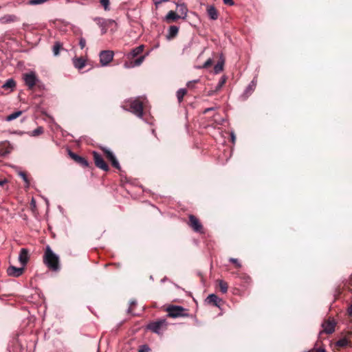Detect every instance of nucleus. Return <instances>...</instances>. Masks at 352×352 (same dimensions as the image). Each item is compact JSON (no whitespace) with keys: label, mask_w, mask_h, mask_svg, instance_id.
<instances>
[{"label":"nucleus","mask_w":352,"mask_h":352,"mask_svg":"<svg viewBox=\"0 0 352 352\" xmlns=\"http://www.w3.org/2000/svg\"><path fill=\"white\" fill-rule=\"evenodd\" d=\"M43 263L53 271L59 270V258L53 252L50 246H47L43 255Z\"/></svg>","instance_id":"f257e3e1"},{"label":"nucleus","mask_w":352,"mask_h":352,"mask_svg":"<svg viewBox=\"0 0 352 352\" xmlns=\"http://www.w3.org/2000/svg\"><path fill=\"white\" fill-rule=\"evenodd\" d=\"M144 45H140L130 52L128 56V58L131 60L129 64L126 63L124 64L126 67H131L135 66H139L142 64L144 59V56L141 55L144 50Z\"/></svg>","instance_id":"f03ea898"},{"label":"nucleus","mask_w":352,"mask_h":352,"mask_svg":"<svg viewBox=\"0 0 352 352\" xmlns=\"http://www.w3.org/2000/svg\"><path fill=\"white\" fill-rule=\"evenodd\" d=\"M123 108L139 118H142L143 116V103L140 98L128 100L123 105Z\"/></svg>","instance_id":"7ed1b4c3"},{"label":"nucleus","mask_w":352,"mask_h":352,"mask_svg":"<svg viewBox=\"0 0 352 352\" xmlns=\"http://www.w3.org/2000/svg\"><path fill=\"white\" fill-rule=\"evenodd\" d=\"M168 316L170 318H177L180 316H188V310L181 306L170 305L166 309Z\"/></svg>","instance_id":"20e7f679"},{"label":"nucleus","mask_w":352,"mask_h":352,"mask_svg":"<svg viewBox=\"0 0 352 352\" xmlns=\"http://www.w3.org/2000/svg\"><path fill=\"white\" fill-rule=\"evenodd\" d=\"M166 325L167 322L165 319H160L157 321L149 323L147 326V329L159 334L162 329L166 328Z\"/></svg>","instance_id":"39448f33"},{"label":"nucleus","mask_w":352,"mask_h":352,"mask_svg":"<svg viewBox=\"0 0 352 352\" xmlns=\"http://www.w3.org/2000/svg\"><path fill=\"white\" fill-rule=\"evenodd\" d=\"M92 155L94 164L96 167L104 171H108L109 170L108 164L105 162L101 155L96 151H93Z\"/></svg>","instance_id":"423d86ee"},{"label":"nucleus","mask_w":352,"mask_h":352,"mask_svg":"<svg viewBox=\"0 0 352 352\" xmlns=\"http://www.w3.org/2000/svg\"><path fill=\"white\" fill-rule=\"evenodd\" d=\"M188 225L196 232L203 233L204 228L199 220L193 214L188 217Z\"/></svg>","instance_id":"0eeeda50"},{"label":"nucleus","mask_w":352,"mask_h":352,"mask_svg":"<svg viewBox=\"0 0 352 352\" xmlns=\"http://www.w3.org/2000/svg\"><path fill=\"white\" fill-rule=\"evenodd\" d=\"M336 347L343 348V347H351L352 346V332L349 331L346 333V335L340 338L339 340L336 342Z\"/></svg>","instance_id":"6e6552de"},{"label":"nucleus","mask_w":352,"mask_h":352,"mask_svg":"<svg viewBox=\"0 0 352 352\" xmlns=\"http://www.w3.org/2000/svg\"><path fill=\"white\" fill-rule=\"evenodd\" d=\"M101 150L102 151L103 153L104 154L106 158L111 163L112 166L116 169L120 170V165L118 161L117 160L116 157L113 155V153L105 147H102Z\"/></svg>","instance_id":"1a4fd4ad"},{"label":"nucleus","mask_w":352,"mask_h":352,"mask_svg":"<svg viewBox=\"0 0 352 352\" xmlns=\"http://www.w3.org/2000/svg\"><path fill=\"white\" fill-rule=\"evenodd\" d=\"M69 157L76 163L78 164V165H80V166L85 168V167H89V162L87 160V159L85 157H83L82 156H80L78 155H77L76 153L71 151L70 150H69V153H68Z\"/></svg>","instance_id":"9d476101"},{"label":"nucleus","mask_w":352,"mask_h":352,"mask_svg":"<svg viewBox=\"0 0 352 352\" xmlns=\"http://www.w3.org/2000/svg\"><path fill=\"white\" fill-rule=\"evenodd\" d=\"M113 58V52L110 50H104L100 53V62L102 65H107Z\"/></svg>","instance_id":"9b49d317"},{"label":"nucleus","mask_w":352,"mask_h":352,"mask_svg":"<svg viewBox=\"0 0 352 352\" xmlns=\"http://www.w3.org/2000/svg\"><path fill=\"white\" fill-rule=\"evenodd\" d=\"M24 80H25L26 85L30 89H32L35 86L38 79H37L35 74L33 72H31L29 74H25L24 75Z\"/></svg>","instance_id":"f8f14e48"},{"label":"nucleus","mask_w":352,"mask_h":352,"mask_svg":"<svg viewBox=\"0 0 352 352\" xmlns=\"http://www.w3.org/2000/svg\"><path fill=\"white\" fill-rule=\"evenodd\" d=\"M13 149L12 146L8 141L2 142L0 143V155L6 156L10 154Z\"/></svg>","instance_id":"ddd939ff"},{"label":"nucleus","mask_w":352,"mask_h":352,"mask_svg":"<svg viewBox=\"0 0 352 352\" xmlns=\"http://www.w3.org/2000/svg\"><path fill=\"white\" fill-rule=\"evenodd\" d=\"M323 332L330 334L335 331L336 322L334 320H325L322 324Z\"/></svg>","instance_id":"4468645a"},{"label":"nucleus","mask_w":352,"mask_h":352,"mask_svg":"<svg viewBox=\"0 0 352 352\" xmlns=\"http://www.w3.org/2000/svg\"><path fill=\"white\" fill-rule=\"evenodd\" d=\"M206 302L209 305H212L217 307H220L223 303L222 299H221L217 295L213 294H210L207 297V298L206 299Z\"/></svg>","instance_id":"2eb2a0df"},{"label":"nucleus","mask_w":352,"mask_h":352,"mask_svg":"<svg viewBox=\"0 0 352 352\" xmlns=\"http://www.w3.org/2000/svg\"><path fill=\"white\" fill-rule=\"evenodd\" d=\"M7 272L10 276H12L14 277H19L23 273L24 268L10 266L8 268Z\"/></svg>","instance_id":"dca6fc26"},{"label":"nucleus","mask_w":352,"mask_h":352,"mask_svg":"<svg viewBox=\"0 0 352 352\" xmlns=\"http://www.w3.org/2000/svg\"><path fill=\"white\" fill-rule=\"evenodd\" d=\"M19 260L22 265H25L29 260V252L25 248H22L19 253Z\"/></svg>","instance_id":"f3484780"},{"label":"nucleus","mask_w":352,"mask_h":352,"mask_svg":"<svg viewBox=\"0 0 352 352\" xmlns=\"http://www.w3.org/2000/svg\"><path fill=\"white\" fill-rule=\"evenodd\" d=\"M177 13L182 16L181 19H186L188 13V8L184 3H177L176 8Z\"/></svg>","instance_id":"a211bd4d"},{"label":"nucleus","mask_w":352,"mask_h":352,"mask_svg":"<svg viewBox=\"0 0 352 352\" xmlns=\"http://www.w3.org/2000/svg\"><path fill=\"white\" fill-rule=\"evenodd\" d=\"M181 16H182L179 15V14H177V12L170 10L166 14L165 17V21L167 23H173L174 21H176L178 19H181Z\"/></svg>","instance_id":"6ab92c4d"},{"label":"nucleus","mask_w":352,"mask_h":352,"mask_svg":"<svg viewBox=\"0 0 352 352\" xmlns=\"http://www.w3.org/2000/svg\"><path fill=\"white\" fill-rule=\"evenodd\" d=\"M94 21L99 25L100 28H103L104 26H109V25L114 23L113 20L111 19H104L100 17H96L94 19Z\"/></svg>","instance_id":"aec40b11"},{"label":"nucleus","mask_w":352,"mask_h":352,"mask_svg":"<svg viewBox=\"0 0 352 352\" xmlns=\"http://www.w3.org/2000/svg\"><path fill=\"white\" fill-rule=\"evenodd\" d=\"M85 59L83 57H75L73 59V64L78 69H82L85 66Z\"/></svg>","instance_id":"412c9836"},{"label":"nucleus","mask_w":352,"mask_h":352,"mask_svg":"<svg viewBox=\"0 0 352 352\" xmlns=\"http://www.w3.org/2000/svg\"><path fill=\"white\" fill-rule=\"evenodd\" d=\"M17 17L14 14H7L0 18V23L2 24L14 22Z\"/></svg>","instance_id":"4be33fe9"},{"label":"nucleus","mask_w":352,"mask_h":352,"mask_svg":"<svg viewBox=\"0 0 352 352\" xmlns=\"http://www.w3.org/2000/svg\"><path fill=\"white\" fill-rule=\"evenodd\" d=\"M207 13L208 16L212 19L216 20L218 18V12L213 6H207Z\"/></svg>","instance_id":"5701e85b"},{"label":"nucleus","mask_w":352,"mask_h":352,"mask_svg":"<svg viewBox=\"0 0 352 352\" xmlns=\"http://www.w3.org/2000/svg\"><path fill=\"white\" fill-rule=\"evenodd\" d=\"M179 32V28L176 25H171L169 28L168 34L166 36L167 39L171 40L176 37Z\"/></svg>","instance_id":"b1692460"},{"label":"nucleus","mask_w":352,"mask_h":352,"mask_svg":"<svg viewBox=\"0 0 352 352\" xmlns=\"http://www.w3.org/2000/svg\"><path fill=\"white\" fill-rule=\"evenodd\" d=\"M216 283H217V285L221 293L226 294L228 292V284L227 282L221 279H218L216 280Z\"/></svg>","instance_id":"393cba45"},{"label":"nucleus","mask_w":352,"mask_h":352,"mask_svg":"<svg viewBox=\"0 0 352 352\" xmlns=\"http://www.w3.org/2000/svg\"><path fill=\"white\" fill-rule=\"evenodd\" d=\"M60 50H63V44L60 41H56L52 48L54 55H59Z\"/></svg>","instance_id":"a878e982"},{"label":"nucleus","mask_w":352,"mask_h":352,"mask_svg":"<svg viewBox=\"0 0 352 352\" xmlns=\"http://www.w3.org/2000/svg\"><path fill=\"white\" fill-rule=\"evenodd\" d=\"M16 87V82L12 79H8L2 86L4 89H13Z\"/></svg>","instance_id":"bb28decb"},{"label":"nucleus","mask_w":352,"mask_h":352,"mask_svg":"<svg viewBox=\"0 0 352 352\" xmlns=\"http://www.w3.org/2000/svg\"><path fill=\"white\" fill-rule=\"evenodd\" d=\"M23 113V111H15L11 114H10L9 116H8L6 118V120L8 121V122H10L14 119H16L17 118H19V116H21Z\"/></svg>","instance_id":"cd10ccee"},{"label":"nucleus","mask_w":352,"mask_h":352,"mask_svg":"<svg viewBox=\"0 0 352 352\" xmlns=\"http://www.w3.org/2000/svg\"><path fill=\"white\" fill-rule=\"evenodd\" d=\"M186 93L187 91L186 89H180L177 91V98L179 103L183 100V98Z\"/></svg>","instance_id":"c85d7f7f"},{"label":"nucleus","mask_w":352,"mask_h":352,"mask_svg":"<svg viewBox=\"0 0 352 352\" xmlns=\"http://www.w3.org/2000/svg\"><path fill=\"white\" fill-rule=\"evenodd\" d=\"M226 80H227V78L226 76H222L217 85V86L216 87V89H215V91H218L219 90H220L221 89V87L225 85V83L226 82Z\"/></svg>","instance_id":"c756f323"},{"label":"nucleus","mask_w":352,"mask_h":352,"mask_svg":"<svg viewBox=\"0 0 352 352\" xmlns=\"http://www.w3.org/2000/svg\"><path fill=\"white\" fill-rule=\"evenodd\" d=\"M223 69V63L218 62L214 67V71L215 74H219Z\"/></svg>","instance_id":"7c9ffc66"},{"label":"nucleus","mask_w":352,"mask_h":352,"mask_svg":"<svg viewBox=\"0 0 352 352\" xmlns=\"http://www.w3.org/2000/svg\"><path fill=\"white\" fill-rule=\"evenodd\" d=\"M100 3L104 8V10L109 11L110 10V1L109 0H100Z\"/></svg>","instance_id":"2f4dec72"},{"label":"nucleus","mask_w":352,"mask_h":352,"mask_svg":"<svg viewBox=\"0 0 352 352\" xmlns=\"http://www.w3.org/2000/svg\"><path fill=\"white\" fill-rule=\"evenodd\" d=\"M19 176L23 179L26 184V187H28L30 186V181L28 179V175L25 172H20L19 173Z\"/></svg>","instance_id":"473e14b6"},{"label":"nucleus","mask_w":352,"mask_h":352,"mask_svg":"<svg viewBox=\"0 0 352 352\" xmlns=\"http://www.w3.org/2000/svg\"><path fill=\"white\" fill-rule=\"evenodd\" d=\"M48 0H30L29 2H28V4L30 5H38V4H41V3H43L46 1H47Z\"/></svg>","instance_id":"72a5a7b5"},{"label":"nucleus","mask_w":352,"mask_h":352,"mask_svg":"<svg viewBox=\"0 0 352 352\" xmlns=\"http://www.w3.org/2000/svg\"><path fill=\"white\" fill-rule=\"evenodd\" d=\"M230 261L233 263L236 268H240L241 267V264L237 258H230Z\"/></svg>","instance_id":"f704fd0d"},{"label":"nucleus","mask_w":352,"mask_h":352,"mask_svg":"<svg viewBox=\"0 0 352 352\" xmlns=\"http://www.w3.org/2000/svg\"><path fill=\"white\" fill-rule=\"evenodd\" d=\"M199 82V80L197 79V80H192V81H189L187 83V87L189 88V89H194L195 88V85L196 83H198Z\"/></svg>","instance_id":"c9c22d12"},{"label":"nucleus","mask_w":352,"mask_h":352,"mask_svg":"<svg viewBox=\"0 0 352 352\" xmlns=\"http://www.w3.org/2000/svg\"><path fill=\"white\" fill-rule=\"evenodd\" d=\"M240 278L244 280L246 283H250L251 282V278L250 276L246 274H242L240 276Z\"/></svg>","instance_id":"e433bc0d"},{"label":"nucleus","mask_w":352,"mask_h":352,"mask_svg":"<svg viewBox=\"0 0 352 352\" xmlns=\"http://www.w3.org/2000/svg\"><path fill=\"white\" fill-rule=\"evenodd\" d=\"M43 128L38 127L32 131V135L34 136H36V135L41 134L43 133Z\"/></svg>","instance_id":"4c0bfd02"},{"label":"nucleus","mask_w":352,"mask_h":352,"mask_svg":"<svg viewBox=\"0 0 352 352\" xmlns=\"http://www.w3.org/2000/svg\"><path fill=\"white\" fill-rule=\"evenodd\" d=\"M79 45L81 49H83L85 45H86V40L82 38V37H80V39H79Z\"/></svg>","instance_id":"58836bf2"},{"label":"nucleus","mask_w":352,"mask_h":352,"mask_svg":"<svg viewBox=\"0 0 352 352\" xmlns=\"http://www.w3.org/2000/svg\"><path fill=\"white\" fill-rule=\"evenodd\" d=\"M212 65V59H208L203 65V68H208Z\"/></svg>","instance_id":"ea45409f"},{"label":"nucleus","mask_w":352,"mask_h":352,"mask_svg":"<svg viewBox=\"0 0 352 352\" xmlns=\"http://www.w3.org/2000/svg\"><path fill=\"white\" fill-rule=\"evenodd\" d=\"M169 0H153L156 9L158 8L159 5H160L162 2H167Z\"/></svg>","instance_id":"a19ab883"},{"label":"nucleus","mask_w":352,"mask_h":352,"mask_svg":"<svg viewBox=\"0 0 352 352\" xmlns=\"http://www.w3.org/2000/svg\"><path fill=\"white\" fill-rule=\"evenodd\" d=\"M150 348L146 345H143L140 347L138 352H149Z\"/></svg>","instance_id":"79ce46f5"},{"label":"nucleus","mask_w":352,"mask_h":352,"mask_svg":"<svg viewBox=\"0 0 352 352\" xmlns=\"http://www.w3.org/2000/svg\"><path fill=\"white\" fill-rule=\"evenodd\" d=\"M223 2L226 5L232 6L234 5L233 0H223Z\"/></svg>","instance_id":"37998d69"},{"label":"nucleus","mask_w":352,"mask_h":352,"mask_svg":"<svg viewBox=\"0 0 352 352\" xmlns=\"http://www.w3.org/2000/svg\"><path fill=\"white\" fill-rule=\"evenodd\" d=\"M8 182L7 179H0V186H3L5 184Z\"/></svg>","instance_id":"c03bdc74"},{"label":"nucleus","mask_w":352,"mask_h":352,"mask_svg":"<svg viewBox=\"0 0 352 352\" xmlns=\"http://www.w3.org/2000/svg\"><path fill=\"white\" fill-rule=\"evenodd\" d=\"M107 27L108 26H104L103 28H102V34H104L107 32Z\"/></svg>","instance_id":"a18cd8bd"},{"label":"nucleus","mask_w":352,"mask_h":352,"mask_svg":"<svg viewBox=\"0 0 352 352\" xmlns=\"http://www.w3.org/2000/svg\"><path fill=\"white\" fill-rule=\"evenodd\" d=\"M212 109H213V108H207V109H206L204 110V113H208V111H212Z\"/></svg>","instance_id":"49530a36"},{"label":"nucleus","mask_w":352,"mask_h":352,"mask_svg":"<svg viewBox=\"0 0 352 352\" xmlns=\"http://www.w3.org/2000/svg\"><path fill=\"white\" fill-rule=\"evenodd\" d=\"M349 312L351 316H352V304L351 305L350 307L349 308Z\"/></svg>","instance_id":"de8ad7c7"},{"label":"nucleus","mask_w":352,"mask_h":352,"mask_svg":"<svg viewBox=\"0 0 352 352\" xmlns=\"http://www.w3.org/2000/svg\"><path fill=\"white\" fill-rule=\"evenodd\" d=\"M252 86H255L254 80L252 81L251 85L249 86V87H252Z\"/></svg>","instance_id":"09e8293b"},{"label":"nucleus","mask_w":352,"mask_h":352,"mask_svg":"<svg viewBox=\"0 0 352 352\" xmlns=\"http://www.w3.org/2000/svg\"><path fill=\"white\" fill-rule=\"evenodd\" d=\"M214 92H216V91H215V90H214V91H210V92L208 93V96H212Z\"/></svg>","instance_id":"8fccbe9b"},{"label":"nucleus","mask_w":352,"mask_h":352,"mask_svg":"<svg viewBox=\"0 0 352 352\" xmlns=\"http://www.w3.org/2000/svg\"><path fill=\"white\" fill-rule=\"evenodd\" d=\"M32 204H34V199H32Z\"/></svg>","instance_id":"3c124183"},{"label":"nucleus","mask_w":352,"mask_h":352,"mask_svg":"<svg viewBox=\"0 0 352 352\" xmlns=\"http://www.w3.org/2000/svg\"><path fill=\"white\" fill-rule=\"evenodd\" d=\"M32 204H34V199H32Z\"/></svg>","instance_id":"603ef678"}]
</instances>
